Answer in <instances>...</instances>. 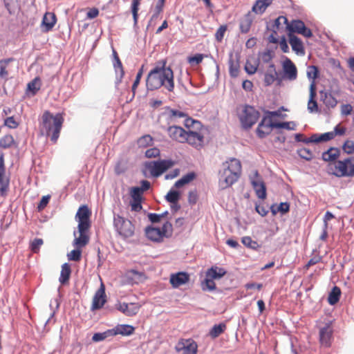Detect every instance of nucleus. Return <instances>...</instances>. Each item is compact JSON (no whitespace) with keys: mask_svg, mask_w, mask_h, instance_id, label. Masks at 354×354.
<instances>
[{"mask_svg":"<svg viewBox=\"0 0 354 354\" xmlns=\"http://www.w3.org/2000/svg\"><path fill=\"white\" fill-rule=\"evenodd\" d=\"M252 185L257 197L263 200L265 199L266 198V188L264 183L260 179L252 180Z\"/></svg>","mask_w":354,"mask_h":354,"instance_id":"nucleus-27","label":"nucleus"},{"mask_svg":"<svg viewBox=\"0 0 354 354\" xmlns=\"http://www.w3.org/2000/svg\"><path fill=\"white\" fill-rule=\"evenodd\" d=\"M185 142L196 149H201L204 145V136L201 132L189 131L186 132Z\"/></svg>","mask_w":354,"mask_h":354,"instance_id":"nucleus-13","label":"nucleus"},{"mask_svg":"<svg viewBox=\"0 0 354 354\" xmlns=\"http://www.w3.org/2000/svg\"><path fill=\"white\" fill-rule=\"evenodd\" d=\"M274 0H257L252 6V11L257 14L263 13Z\"/></svg>","mask_w":354,"mask_h":354,"instance_id":"nucleus-30","label":"nucleus"},{"mask_svg":"<svg viewBox=\"0 0 354 354\" xmlns=\"http://www.w3.org/2000/svg\"><path fill=\"white\" fill-rule=\"evenodd\" d=\"M168 110H169V115L171 120H174V119L178 118H185L187 116V115L181 111L175 110V109H169V108H168Z\"/></svg>","mask_w":354,"mask_h":354,"instance_id":"nucleus-55","label":"nucleus"},{"mask_svg":"<svg viewBox=\"0 0 354 354\" xmlns=\"http://www.w3.org/2000/svg\"><path fill=\"white\" fill-rule=\"evenodd\" d=\"M175 350L181 354H197L198 345L192 339H180L175 346Z\"/></svg>","mask_w":354,"mask_h":354,"instance_id":"nucleus-8","label":"nucleus"},{"mask_svg":"<svg viewBox=\"0 0 354 354\" xmlns=\"http://www.w3.org/2000/svg\"><path fill=\"white\" fill-rule=\"evenodd\" d=\"M142 189L138 187H133L131 188L130 195L132 200H141L142 196Z\"/></svg>","mask_w":354,"mask_h":354,"instance_id":"nucleus-52","label":"nucleus"},{"mask_svg":"<svg viewBox=\"0 0 354 354\" xmlns=\"http://www.w3.org/2000/svg\"><path fill=\"white\" fill-rule=\"evenodd\" d=\"M145 234L149 239L156 242L161 241L164 237L160 229L158 227H148L145 230Z\"/></svg>","mask_w":354,"mask_h":354,"instance_id":"nucleus-28","label":"nucleus"},{"mask_svg":"<svg viewBox=\"0 0 354 354\" xmlns=\"http://www.w3.org/2000/svg\"><path fill=\"white\" fill-rule=\"evenodd\" d=\"M285 110L283 106H281L279 109H278L277 111H266L265 113V117H268V120H270L271 121L272 120V118L273 117H281V118H284L285 116H286V115H283L281 113V111H283Z\"/></svg>","mask_w":354,"mask_h":354,"instance_id":"nucleus-49","label":"nucleus"},{"mask_svg":"<svg viewBox=\"0 0 354 354\" xmlns=\"http://www.w3.org/2000/svg\"><path fill=\"white\" fill-rule=\"evenodd\" d=\"M272 131V121L268 119V117L263 116L261 122L257 129V134L261 138H265L269 135Z\"/></svg>","mask_w":354,"mask_h":354,"instance_id":"nucleus-22","label":"nucleus"},{"mask_svg":"<svg viewBox=\"0 0 354 354\" xmlns=\"http://www.w3.org/2000/svg\"><path fill=\"white\" fill-rule=\"evenodd\" d=\"M309 100L308 102V110L310 113H317L319 111L318 104L315 100L317 96V85L315 83H310L309 86Z\"/></svg>","mask_w":354,"mask_h":354,"instance_id":"nucleus-21","label":"nucleus"},{"mask_svg":"<svg viewBox=\"0 0 354 354\" xmlns=\"http://www.w3.org/2000/svg\"><path fill=\"white\" fill-rule=\"evenodd\" d=\"M71 274V268L68 263H65L62 266V270L60 277L59 279V282L62 285H65L68 283Z\"/></svg>","mask_w":354,"mask_h":354,"instance_id":"nucleus-32","label":"nucleus"},{"mask_svg":"<svg viewBox=\"0 0 354 354\" xmlns=\"http://www.w3.org/2000/svg\"><path fill=\"white\" fill-rule=\"evenodd\" d=\"M173 165L171 160H162L160 161H151L146 163V167L153 177H158Z\"/></svg>","mask_w":354,"mask_h":354,"instance_id":"nucleus-7","label":"nucleus"},{"mask_svg":"<svg viewBox=\"0 0 354 354\" xmlns=\"http://www.w3.org/2000/svg\"><path fill=\"white\" fill-rule=\"evenodd\" d=\"M141 1L142 0H132L131 12L135 24H137L138 22V10Z\"/></svg>","mask_w":354,"mask_h":354,"instance_id":"nucleus-47","label":"nucleus"},{"mask_svg":"<svg viewBox=\"0 0 354 354\" xmlns=\"http://www.w3.org/2000/svg\"><path fill=\"white\" fill-rule=\"evenodd\" d=\"M204 57L205 56L203 54H201V53L196 54L195 55H194L192 57H188V62L190 64H199L200 63L202 62Z\"/></svg>","mask_w":354,"mask_h":354,"instance_id":"nucleus-59","label":"nucleus"},{"mask_svg":"<svg viewBox=\"0 0 354 354\" xmlns=\"http://www.w3.org/2000/svg\"><path fill=\"white\" fill-rule=\"evenodd\" d=\"M135 331V328L129 324H118L115 328L111 329L112 336L121 335L123 336H129L132 335Z\"/></svg>","mask_w":354,"mask_h":354,"instance_id":"nucleus-24","label":"nucleus"},{"mask_svg":"<svg viewBox=\"0 0 354 354\" xmlns=\"http://www.w3.org/2000/svg\"><path fill=\"white\" fill-rule=\"evenodd\" d=\"M79 236L77 237V232H73V235L75 237L73 242V245L75 248H82L85 247L89 242V229L90 227H77Z\"/></svg>","mask_w":354,"mask_h":354,"instance_id":"nucleus-10","label":"nucleus"},{"mask_svg":"<svg viewBox=\"0 0 354 354\" xmlns=\"http://www.w3.org/2000/svg\"><path fill=\"white\" fill-rule=\"evenodd\" d=\"M152 141H153V139H152L151 136L149 135H146V136L141 137L138 140V145L140 147H147V145H151Z\"/></svg>","mask_w":354,"mask_h":354,"instance_id":"nucleus-60","label":"nucleus"},{"mask_svg":"<svg viewBox=\"0 0 354 354\" xmlns=\"http://www.w3.org/2000/svg\"><path fill=\"white\" fill-rule=\"evenodd\" d=\"M333 328L330 323H327L319 330V342L325 347H329L333 339Z\"/></svg>","mask_w":354,"mask_h":354,"instance_id":"nucleus-15","label":"nucleus"},{"mask_svg":"<svg viewBox=\"0 0 354 354\" xmlns=\"http://www.w3.org/2000/svg\"><path fill=\"white\" fill-rule=\"evenodd\" d=\"M14 61L15 59L12 57L0 59V78H6L8 76L7 68L8 64Z\"/></svg>","mask_w":354,"mask_h":354,"instance_id":"nucleus-36","label":"nucleus"},{"mask_svg":"<svg viewBox=\"0 0 354 354\" xmlns=\"http://www.w3.org/2000/svg\"><path fill=\"white\" fill-rule=\"evenodd\" d=\"M252 24V18L250 13L245 15L240 21V30L242 33H248Z\"/></svg>","mask_w":354,"mask_h":354,"instance_id":"nucleus-34","label":"nucleus"},{"mask_svg":"<svg viewBox=\"0 0 354 354\" xmlns=\"http://www.w3.org/2000/svg\"><path fill=\"white\" fill-rule=\"evenodd\" d=\"M258 62L254 59H248L245 65V70L249 75L254 74L258 68Z\"/></svg>","mask_w":354,"mask_h":354,"instance_id":"nucleus-40","label":"nucleus"},{"mask_svg":"<svg viewBox=\"0 0 354 354\" xmlns=\"http://www.w3.org/2000/svg\"><path fill=\"white\" fill-rule=\"evenodd\" d=\"M189 281V275L185 272H179L170 275L169 282L174 288L187 283Z\"/></svg>","mask_w":354,"mask_h":354,"instance_id":"nucleus-20","label":"nucleus"},{"mask_svg":"<svg viewBox=\"0 0 354 354\" xmlns=\"http://www.w3.org/2000/svg\"><path fill=\"white\" fill-rule=\"evenodd\" d=\"M242 243L248 248L253 250H257L261 245L255 241H253L250 236H244L241 240Z\"/></svg>","mask_w":354,"mask_h":354,"instance_id":"nucleus-44","label":"nucleus"},{"mask_svg":"<svg viewBox=\"0 0 354 354\" xmlns=\"http://www.w3.org/2000/svg\"><path fill=\"white\" fill-rule=\"evenodd\" d=\"M113 57H114L113 67H114L115 71L118 76L116 84H118L119 83H120L122 82V80L124 75V71L122 64V62L118 55V53L115 50H113Z\"/></svg>","mask_w":354,"mask_h":354,"instance_id":"nucleus-25","label":"nucleus"},{"mask_svg":"<svg viewBox=\"0 0 354 354\" xmlns=\"http://www.w3.org/2000/svg\"><path fill=\"white\" fill-rule=\"evenodd\" d=\"M15 144V139L11 134H6L0 138V148L9 149Z\"/></svg>","mask_w":354,"mask_h":354,"instance_id":"nucleus-38","label":"nucleus"},{"mask_svg":"<svg viewBox=\"0 0 354 354\" xmlns=\"http://www.w3.org/2000/svg\"><path fill=\"white\" fill-rule=\"evenodd\" d=\"M110 336H112V334L111 333V330H108L102 333H95L92 337V339L94 342H99V341L104 340L107 337H110Z\"/></svg>","mask_w":354,"mask_h":354,"instance_id":"nucleus-57","label":"nucleus"},{"mask_svg":"<svg viewBox=\"0 0 354 354\" xmlns=\"http://www.w3.org/2000/svg\"><path fill=\"white\" fill-rule=\"evenodd\" d=\"M201 287L203 290L213 291L216 289V284L214 279L205 276V280L201 283Z\"/></svg>","mask_w":354,"mask_h":354,"instance_id":"nucleus-43","label":"nucleus"},{"mask_svg":"<svg viewBox=\"0 0 354 354\" xmlns=\"http://www.w3.org/2000/svg\"><path fill=\"white\" fill-rule=\"evenodd\" d=\"M287 29L289 33L293 34L296 32L307 38H310L313 36L311 30L307 28L301 20H292L290 24L287 25Z\"/></svg>","mask_w":354,"mask_h":354,"instance_id":"nucleus-9","label":"nucleus"},{"mask_svg":"<svg viewBox=\"0 0 354 354\" xmlns=\"http://www.w3.org/2000/svg\"><path fill=\"white\" fill-rule=\"evenodd\" d=\"M141 306L138 303H119L116 306V308L122 312L123 314H124L127 316L131 317L133 315H136Z\"/></svg>","mask_w":354,"mask_h":354,"instance_id":"nucleus-17","label":"nucleus"},{"mask_svg":"<svg viewBox=\"0 0 354 354\" xmlns=\"http://www.w3.org/2000/svg\"><path fill=\"white\" fill-rule=\"evenodd\" d=\"M82 248H75L68 254V258L71 261H79L81 259Z\"/></svg>","mask_w":354,"mask_h":354,"instance_id":"nucleus-48","label":"nucleus"},{"mask_svg":"<svg viewBox=\"0 0 354 354\" xmlns=\"http://www.w3.org/2000/svg\"><path fill=\"white\" fill-rule=\"evenodd\" d=\"M106 302V296L105 294V288L104 285L102 283L100 288L95 292L93 296L91 310L95 311L101 309Z\"/></svg>","mask_w":354,"mask_h":354,"instance_id":"nucleus-12","label":"nucleus"},{"mask_svg":"<svg viewBox=\"0 0 354 354\" xmlns=\"http://www.w3.org/2000/svg\"><path fill=\"white\" fill-rule=\"evenodd\" d=\"M160 155V150L157 148H151L146 151L145 156L147 158H156Z\"/></svg>","mask_w":354,"mask_h":354,"instance_id":"nucleus-62","label":"nucleus"},{"mask_svg":"<svg viewBox=\"0 0 354 354\" xmlns=\"http://www.w3.org/2000/svg\"><path fill=\"white\" fill-rule=\"evenodd\" d=\"M226 328V326L224 324H220L214 325L209 332V335L212 337L216 338L222 334Z\"/></svg>","mask_w":354,"mask_h":354,"instance_id":"nucleus-41","label":"nucleus"},{"mask_svg":"<svg viewBox=\"0 0 354 354\" xmlns=\"http://www.w3.org/2000/svg\"><path fill=\"white\" fill-rule=\"evenodd\" d=\"M241 161L235 158L223 163V169L218 172V186L221 189L230 187L240 178L241 174Z\"/></svg>","mask_w":354,"mask_h":354,"instance_id":"nucleus-4","label":"nucleus"},{"mask_svg":"<svg viewBox=\"0 0 354 354\" xmlns=\"http://www.w3.org/2000/svg\"><path fill=\"white\" fill-rule=\"evenodd\" d=\"M259 112L254 107L245 105L239 114L241 126L245 129H250L259 120Z\"/></svg>","mask_w":354,"mask_h":354,"instance_id":"nucleus-5","label":"nucleus"},{"mask_svg":"<svg viewBox=\"0 0 354 354\" xmlns=\"http://www.w3.org/2000/svg\"><path fill=\"white\" fill-rule=\"evenodd\" d=\"M173 231L172 225L171 223L167 221L165 223L160 229V232L163 236H169L171 235Z\"/></svg>","mask_w":354,"mask_h":354,"instance_id":"nucleus-54","label":"nucleus"},{"mask_svg":"<svg viewBox=\"0 0 354 354\" xmlns=\"http://www.w3.org/2000/svg\"><path fill=\"white\" fill-rule=\"evenodd\" d=\"M44 241L41 239H35L30 243V250L34 253H38L40 247L43 245Z\"/></svg>","mask_w":354,"mask_h":354,"instance_id":"nucleus-53","label":"nucleus"},{"mask_svg":"<svg viewBox=\"0 0 354 354\" xmlns=\"http://www.w3.org/2000/svg\"><path fill=\"white\" fill-rule=\"evenodd\" d=\"M298 155L303 159L310 160L313 158V153L312 151L308 148H301L297 150Z\"/></svg>","mask_w":354,"mask_h":354,"instance_id":"nucleus-46","label":"nucleus"},{"mask_svg":"<svg viewBox=\"0 0 354 354\" xmlns=\"http://www.w3.org/2000/svg\"><path fill=\"white\" fill-rule=\"evenodd\" d=\"M227 29V26L225 24L221 26L218 28V30H216V32L215 33V38L217 41L221 42L223 40V39L224 37V35H225Z\"/></svg>","mask_w":354,"mask_h":354,"instance_id":"nucleus-56","label":"nucleus"},{"mask_svg":"<svg viewBox=\"0 0 354 354\" xmlns=\"http://www.w3.org/2000/svg\"><path fill=\"white\" fill-rule=\"evenodd\" d=\"M339 151L337 148H330L322 153V158L324 161L334 162L339 157Z\"/></svg>","mask_w":354,"mask_h":354,"instance_id":"nucleus-33","label":"nucleus"},{"mask_svg":"<svg viewBox=\"0 0 354 354\" xmlns=\"http://www.w3.org/2000/svg\"><path fill=\"white\" fill-rule=\"evenodd\" d=\"M335 137V133H333L332 131L327 132L323 134H313L312 140L315 141V143H318L321 142H326L333 139Z\"/></svg>","mask_w":354,"mask_h":354,"instance_id":"nucleus-35","label":"nucleus"},{"mask_svg":"<svg viewBox=\"0 0 354 354\" xmlns=\"http://www.w3.org/2000/svg\"><path fill=\"white\" fill-rule=\"evenodd\" d=\"M342 149L348 156L341 160L328 163V173L337 177H353L354 176V142L346 140L343 145Z\"/></svg>","mask_w":354,"mask_h":354,"instance_id":"nucleus-2","label":"nucleus"},{"mask_svg":"<svg viewBox=\"0 0 354 354\" xmlns=\"http://www.w3.org/2000/svg\"><path fill=\"white\" fill-rule=\"evenodd\" d=\"M198 201V194L196 190L190 191L188 194V202L191 205H194Z\"/></svg>","mask_w":354,"mask_h":354,"instance_id":"nucleus-63","label":"nucleus"},{"mask_svg":"<svg viewBox=\"0 0 354 354\" xmlns=\"http://www.w3.org/2000/svg\"><path fill=\"white\" fill-rule=\"evenodd\" d=\"M64 122L62 113L53 115L49 111H45L39 121V132L41 136L50 138V141L55 144L59 137Z\"/></svg>","mask_w":354,"mask_h":354,"instance_id":"nucleus-3","label":"nucleus"},{"mask_svg":"<svg viewBox=\"0 0 354 354\" xmlns=\"http://www.w3.org/2000/svg\"><path fill=\"white\" fill-rule=\"evenodd\" d=\"M289 43L292 47V50L299 56H304L306 53L305 48L301 40L292 33H288Z\"/></svg>","mask_w":354,"mask_h":354,"instance_id":"nucleus-19","label":"nucleus"},{"mask_svg":"<svg viewBox=\"0 0 354 354\" xmlns=\"http://www.w3.org/2000/svg\"><path fill=\"white\" fill-rule=\"evenodd\" d=\"M186 131L178 126H171L167 129L169 136L174 140L178 142L185 143Z\"/></svg>","mask_w":354,"mask_h":354,"instance_id":"nucleus-18","label":"nucleus"},{"mask_svg":"<svg viewBox=\"0 0 354 354\" xmlns=\"http://www.w3.org/2000/svg\"><path fill=\"white\" fill-rule=\"evenodd\" d=\"M91 212L86 205L80 206L75 215V218L78 222L77 227H91Z\"/></svg>","mask_w":354,"mask_h":354,"instance_id":"nucleus-11","label":"nucleus"},{"mask_svg":"<svg viewBox=\"0 0 354 354\" xmlns=\"http://www.w3.org/2000/svg\"><path fill=\"white\" fill-rule=\"evenodd\" d=\"M226 274V271L223 268L212 266L206 272V277L212 279H219Z\"/></svg>","mask_w":354,"mask_h":354,"instance_id":"nucleus-31","label":"nucleus"},{"mask_svg":"<svg viewBox=\"0 0 354 354\" xmlns=\"http://www.w3.org/2000/svg\"><path fill=\"white\" fill-rule=\"evenodd\" d=\"M283 71L284 77L290 81H294L297 78V69L295 64L288 58L283 62Z\"/></svg>","mask_w":354,"mask_h":354,"instance_id":"nucleus-16","label":"nucleus"},{"mask_svg":"<svg viewBox=\"0 0 354 354\" xmlns=\"http://www.w3.org/2000/svg\"><path fill=\"white\" fill-rule=\"evenodd\" d=\"M278 73L276 71V68L274 64H270L265 73L264 76V84L266 86H270L272 84L274 81L277 79Z\"/></svg>","mask_w":354,"mask_h":354,"instance_id":"nucleus-26","label":"nucleus"},{"mask_svg":"<svg viewBox=\"0 0 354 354\" xmlns=\"http://www.w3.org/2000/svg\"><path fill=\"white\" fill-rule=\"evenodd\" d=\"M239 64L238 62H235L233 59H230L229 62V72L230 75L232 77H236L239 73Z\"/></svg>","mask_w":354,"mask_h":354,"instance_id":"nucleus-42","label":"nucleus"},{"mask_svg":"<svg viewBox=\"0 0 354 354\" xmlns=\"http://www.w3.org/2000/svg\"><path fill=\"white\" fill-rule=\"evenodd\" d=\"M146 86L149 91L164 87L169 92L174 91V72L169 66H167L166 59L159 60L155 64L147 75Z\"/></svg>","mask_w":354,"mask_h":354,"instance_id":"nucleus-1","label":"nucleus"},{"mask_svg":"<svg viewBox=\"0 0 354 354\" xmlns=\"http://www.w3.org/2000/svg\"><path fill=\"white\" fill-rule=\"evenodd\" d=\"M10 180L6 176V167L3 154L0 156V194L4 196L9 187Z\"/></svg>","mask_w":354,"mask_h":354,"instance_id":"nucleus-14","label":"nucleus"},{"mask_svg":"<svg viewBox=\"0 0 354 354\" xmlns=\"http://www.w3.org/2000/svg\"><path fill=\"white\" fill-rule=\"evenodd\" d=\"M321 100L328 108H335L337 104V100L331 94L324 91H320Z\"/></svg>","mask_w":354,"mask_h":354,"instance_id":"nucleus-29","label":"nucleus"},{"mask_svg":"<svg viewBox=\"0 0 354 354\" xmlns=\"http://www.w3.org/2000/svg\"><path fill=\"white\" fill-rule=\"evenodd\" d=\"M281 24L288 25V19L284 16H279L274 20V26L276 27L277 30L279 29V26Z\"/></svg>","mask_w":354,"mask_h":354,"instance_id":"nucleus-61","label":"nucleus"},{"mask_svg":"<svg viewBox=\"0 0 354 354\" xmlns=\"http://www.w3.org/2000/svg\"><path fill=\"white\" fill-rule=\"evenodd\" d=\"M341 295V290L337 286H334L333 289L331 290L330 292L329 293L328 297V302L330 305H334L337 304L340 298Z\"/></svg>","mask_w":354,"mask_h":354,"instance_id":"nucleus-37","label":"nucleus"},{"mask_svg":"<svg viewBox=\"0 0 354 354\" xmlns=\"http://www.w3.org/2000/svg\"><path fill=\"white\" fill-rule=\"evenodd\" d=\"M196 178V174L194 172H189L185 175H184L181 178L177 180L175 183V186L177 188H180L183 185L190 183Z\"/></svg>","mask_w":354,"mask_h":354,"instance_id":"nucleus-39","label":"nucleus"},{"mask_svg":"<svg viewBox=\"0 0 354 354\" xmlns=\"http://www.w3.org/2000/svg\"><path fill=\"white\" fill-rule=\"evenodd\" d=\"M28 88L32 91L34 94L40 88V80L39 78L35 77L28 84Z\"/></svg>","mask_w":354,"mask_h":354,"instance_id":"nucleus-51","label":"nucleus"},{"mask_svg":"<svg viewBox=\"0 0 354 354\" xmlns=\"http://www.w3.org/2000/svg\"><path fill=\"white\" fill-rule=\"evenodd\" d=\"M57 22L56 15L53 12H46L41 21V28L44 32L53 29Z\"/></svg>","mask_w":354,"mask_h":354,"instance_id":"nucleus-23","label":"nucleus"},{"mask_svg":"<svg viewBox=\"0 0 354 354\" xmlns=\"http://www.w3.org/2000/svg\"><path fill=\"white\" fill-rule=\"evenodd\" d=\"M165 198L168 202L174 203L175 202H178L180 194L177 191L171 190L167 193Z\"/></svg>","mask_w":354,"mask_h":354,"instance_id":"nucleus-50","label":"nucleus"},{"mask_svg":"<svg viewBox=\"0 0 354 354\" xmlns=\"http://www.w3.org/2000/svg\"><path fill=\"white\" fill-rule=\"evenodd\" d=\"M113 224L117 232L124 239L131 237L134 234L135 227L129 219L118 214L115 215Z\"/></svg>","mask_w":354,"mask_h":354,"instance_id":"nucleus-6","label":"nucleus"},{"mask_svg":"<svg viewBox=\"0 0 354 354\" xmlns=\"http://www.w3.org/2000/svg\"><path fill=\"white\" fill-rule=\"evenodd\" d=\"M319 70L318 68L315 66H310L307 69V76L311 80L310 83H315V80L318 77Z\"/></svg>","mask_w":354,"mask_h":354,"instance_id":"nucleus-45","label":"nucleus"},{"mask_svg":"<svg viewBox=\"0 0 354 354\" xmlns=\"http://www.w3.org/2000/svg\"><path fill=\"white\" fill-rule=\"evenodd\" d=\"M4 125L10 129H16L19 126V122L15 120L13 116H10L5 119Z\"/></svg>","mask_w":354,"mask_h":354,"instance_id":"nucleus-58","label":"nucleus"},{"mask_svg":"<svg viewBox=\"0 0 354 354\" xmlns=\"http://www.w3.org/2000/svg\"><path fill=\"white\" fill-rule=\"evenodd\" d=\"M50 198V196H44L41 198L39 203L38 204L37 209L39 211L44 209L46 207L48 203H49Z\"/></svg>","mask_w":354,"mask_h":354,"instance_id":"nucleus-64","label":"nucleus"}]
</instances>
